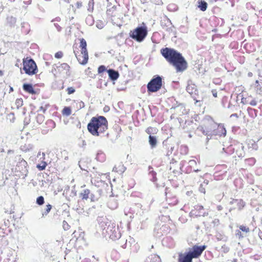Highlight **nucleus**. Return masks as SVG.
Segmentation results:
<instances>
[{
  "mask_svg": "<svg viewBox=\"0 0 262 262\" xmlns=\"http://www.w3.org/2000/svg\"><path fill=\"white\" fill-rule=\"evenodd\" d=\"M44 119L45 117L42 115L38 114L36 116V121L39 124H41L43 122Z\"/></svg>",
  "mask_w": 262,
  "mask_h": 262,
  "instance_id": "obj_40",
  "label": "nucleus"
},
{
  "mask_svg": "<svg viewBox=\"0 0 262 262\" xmlns=\"http://www.w3.org/2000/svg\"><path fill=\"white\" fill-rule=\"evenodd\" d=\"M81 147H84L86 146V142L85 140H82V144L80 145Z\"/></svg>",
  "mask_w": 262,
  "mask_h": 262,
  "instance_id": "obj_59",
  "label": "nucleus"
},
{
  "mask_svg": "<svg viewBox=\"0 0 262 262\" xmlns=\"http://www.w3.org/2000/svg\"><path fill=\"white\" fill-rule=\"evenodd\" d=\"M178 262H192V258L186 253L179 254Z\"/></svg>",
  "mask_w": 262,
  "mask_h": 262,
  "instance_id": "obj_17",
  "label": "nucleus"
},
{
  "mask_svg": "<svg viewBox=\"0 0 262 262\" xmlns=\"http://www.w3.org/2000/svg\"><path fill=\"white\" fill-rule=\"evenodd\" d=\"M62 227L64 230H68L70 229V226L66 221H63L62 222Z\"/></svg>",
  "mask_w": 262,
  "mask_h": 262,
  "instance_id": "obj_47",
  "label": "nucleus"
},
{
  "mask_svg": "<svg viewBox=\"0 0 262 262\" xmlns=\"http://www.w3.org/2000/svg\"><path fill=\"white\" fill-rule=\"evenodd\" d=\"M73 209L79 214L83 213L84 212V209L82 201H78L77 204L73 207Z\"/></svg>",
  "mask_w": 262,
  "mask_h": 262,
  "instance_id": "obj_21",
  "label": "nucleus"
},
{
  "mask_svg": "<svg viewBox=\"0 0 262 262\" xmlns=\"http://www.w3.org/2000/svg\"><path fill=\"white\" fill-rule=\"evenodd\" d=\"M96 26L98 29H101L104 27L105 24L103 21L99 20L96 22Z\"/></svg>",
  "mask_w": 262,
  "mask_h": 262,
  "instance_id": "obj_44",
  "label": "nucleus"
},
{
  "mask_svg": "<svg viewBox=\"0 0 262 262\" xmlns=\"http://www.w3.org/2000/svg\"><path fill=\"white\" fill-rule=\"evenodd\" d=\"M212 95H213V96L214 97H217V92H216L215 90H213V91H212Z\"/></svg>",
  "mask_w": 262,
  "mask_h": 262,
  "instance_id": "obj_60",
  "label": "nucleus"
},
{
  "mask_svg": "<svg viewBox=\"0 0 262 262\" xmlns=\"http://www.w3.org/2000/svg\"><path fill=\"white\" fill-rule=\"evenodd\" d=\"M90 190L88 189H85L81 191L79 194L80 197L82 200H88L90 198Z\"/></svg>",
  "mask_w": 262,
  "mask_h": 262,
  "instance_id": "obj_23",
  "label": "nucleus"
},
{
  "mask_svg": "<svg viewBox=\"0 0 262 262\" xmlns=\"http://www.w3.org/2000/svg\"><path fill=\"white\" fill-rule=\"evenodd\" d=\"M55 68H57L59 72H62L63 71H66V72L69 71L70 69V66L66 63H63L60 64L59 66H57L56 64L54 65Z\"/></svg>",
  "mask_w": 262,
  "mask_h": 262,
  "instance_id": "obj_24",
  "label": "nucleus"
},
{
  "mask_svg": "<svg viewBox=\"0 0 262 262\" xmlns=\"http://www.w3.org/2000/svg\"><path fill=\"white\" fill-rule=\"evenodd\" d=\"M239 149H237L236 153L238 157L239 158H242L244 156L245 153L244 151V146L242 144L239 145L238 147Z\"/></svg>",
  "mask_w": 262,
  "mask_h": 262,
  "instance_id": "obj_31",
  "label": "nucleus"
},
{
  "mask_svg": "<svg viewBox=\"0 0 262 262\" xmlns=\"http://www.w3.org/2000/svg\"><path fill=\"white\" fill-rule=\"evenodd\" d=\"M62 113L63 115L69 116L71 114V109L70 107H64Z\"/></svg>",
  "mask_w": 262,
  "mask_h": 262,
  "instance_id": "obj_36",
  "label": "nucleus"
},
{
  "mask_svg": "<svg viewBox=\"0 0 262 262\" xmlns=\"http://www.w3.org/2000/svg\"><path fill=\"white\" fill-rule=\"evenodd\" d=\"M105 71H106V68L105 66L103 65L100 66L98 68V74H101Z\"/></svg>",
  "mask_w": 262,
  "mask_h": 262,
  "instance_id": "obj_46",
  "label": "nucleus"
},
{
  "mask_svg": "<svg viewBox=\"0 0 262 262\" xmlns=\"http://www.w3.org/2000/svg\"><path fill=\"white\" fill-rule=\"evenodd\" d=\"M80 48H81V54H84L83 57L82 63L86 64L89 59L88 52L86 49V42L84 38L80 39Z\"/></svg>",
  "mask_w": 262,
  "mask_h": 262,
  "instance_id": "obj_9",
  "label": "nucleus"
},
{
  "mask_svg": "<svg viewBox=\"0 0 262 262\" xmlns=\"http://www.w3.org/2000/svg\"><path fill=\"white\" fill-rule=\"evenodd\" d=\"M161 25L163 29L168 32L174 31V26L172 25L171 20L166 16L161 20Z\"/></svg>",
  "mask_w": 262,
  "mask_h": 262,
  "instance_id": "obj_10",
  "label": "nucleus"
},
{
  "mask_svg": "<svg viewBox=\"0 0 262 262\" xmlns=\"http://www.w3.org/2000/svg\"><path fill=\"white\" fill-rule=\"evenodd\" d=\"M82 160H81L80 161H79V166L80 168H81V169H82L83 170H86L85 168L82 166Z\"/></svg>",
  "mask_w": 262,
  "mask_h": 262,
  "instance_id": "obj_55",
  "label": "nucleus"
},
{
  "mask_svg": "<svg viewBox=\"0 0 262 262\" xmlns=\"http://www.w3.org/2000/svg\"><path fill=\"white\" fill-rule=\"evenodd\" d=\"M147 35L146 27H138L133 31L130 37L138 42H141L144 39Z\"/></svg>",
  "mask_w": 262,
  "mask_h": 262,
  "instance_id": "obj_6",
  "label": "nucleus"
},
{
  "mask_svg": "<svg viewBox=\"0 0 262 262\" xmlns=\"http://www.w3.org/2000/svg\"><path fill=\"white\" fill-rule=\"evenodd\" d=\"M27 162L23 158L19 157V161L16 165L17 168L18 169V170L21 171L23 172H25L27 171Z\"/></svg>",
  "mask_w": 262,
  "mask_h": 262,
  "instance_id": "obj_14",
  "label": "nucleus"
},
{
  "mask_svg": "<svg viewBox=\"0 0 262 262\" xmlns=\"http://www.w3.org/2000/svg\"><path fill=\"white\" fill-rule=\"evenodd\" d=\"M157 129L155 127H149L146 129V132L147 134H149V136L151 135L152 134H155L157 133Z\"/></svg>",
  "mask_w": 262,
  "mask_h": 262,
  "instance_id": "obj_38",
  "label": "nucleus"
},
{
  "mask_svg": "<svg viewBox=\"0 0 262 262\" xmlns=\"http://www.w3.org/2000/svg\"><path fill=\"white\" fill-rule=\"evenodd\" d=\"M107 72L108 74L109 78L112 81L117 80L119 77V73L118 71L114 69H110L107 70Z\"/></svg>",
  "mask_w": 262,
  "mask_h": 262,
  "instance_id": "obj_16",
  "label": "nucleus"
},
{
  "mask_svg": "<svg viewBox=\"0 0 262 262\" xmlns=\"http://www.w3.org/2000/svg\"><path fill=\"white\" fill-rule=\"evenodd\" d=\"M239 228L243 232H245L246 233L249 232V228L246 226L241 225L239 227Z\"/></svg>",
  "mask_w": 262,
  "mask_h": 262,
  "instance_id": "obj_48",
  "label": "nucleus"
},
{
  "mask_svg": "<svg viewBox=\"0 0 262 262\" xmlns=\"http://www.w3.org/2000/svg\"><path fill=\"white\" fill-rule=\"evenodd\" d=\"M44 198L42 196H38L36 199V203L39 205H42L44 204Z\"/></svg>",
  "mask_w": 262,
  "mask_h": 262,
  "instance_id": "obj_42",
  "label": "nucleus"
},
{
  "mask_svg": "<svg viewBox=\"0 0 262 262\" xmlns=\"http://www.w3.org/2000/svg\"><path fill=\"white\" fill-rule=\"evenodd\" d=\"M235 203L237 204V206L239 210L242 209L245 205V203L242 200L233 199L230 202L231 204H233Z\"/></svg>",
  "mask_w": 262,
  "mask_h": 262,
  "instance_id": "obj_25",
  "label": "nucleus"
},
{
  "mask_svg": "<svg viewBox=\"0 0 262 262\" xmlns=\"http://www.w3.org/2000/svg\"><path fill=\"white\" fill-rule=\"evenodd\" d=\"M186 91L190 95L195 94L197 91L196 86L191 82H188L186 87Z\"/></svg>",
  "mask_w": 262,
  "mask_h": 262,
  "instance_id": "obj_18",
  "label": "nucleus"
},
{
  "mask_svg": "<svg viewBox=\"0 0 262 262\" xmlns=\"http://www.w3.org/2000/svg\"><path fill=\"white\" fill-rule=\"evenodd\" d=\"M98 222L103 234H107L112 240L116 241L121 237V234L119 226H116L114 222L108 220L106 217L99 218Z\"/></svg>",
  "mask_w": 262,
  "mask_h": 262,
  "instance_id": "obj_2",
  "label": "nucleus"
},
{
  "mask_svg": "<svg viewBox=\"0 0 262 262\" xmlns=\"http://www.w3.org/2000/svg\"><path fill=\"white\" fill-rule=\"evenodd\" d=\"M71 193L73 196H76V191L75 190H72Z\"/></svg>",
  "mask_w": 262,
  "mask_h": 262,
  "instance_id": "obj_63",
  "label": "nucleus"
},
{
  "mask_svg": "<svg viewBox=\"0 0 262 262\" xmlns=\"http://www.w3.org/2000/svg\"><path fill=\"white\" fill-rule=\"evenodd\" d=\"M23 90L31 94H35L36 92L31 84L24 83L23 85Z\"/></svg>",
  "mask_w": 262,
  "mask_h": 262,
  "instance_id": "obj_19",
  "label": "nucleus"
},
{
  "mask_svg": "<svg viewBox=\"0 0 262 262\" xmlns=\"http://www.w3.org/2000/svg\"><path fill=\"white\" fill-rule=\"evenodd\" d=\"M23 66V70L27 74L32 75L36 73L37 68L35 62L32 59L24 60Z\"/></svg>",
  "mask_w": 262,
  "mask_h": 262,
  "instance_id": "obj_7",
  "label": "nucleus"
},
{
  "mask_svg": "<svg viewBox=\"0 0 262 262\" xmlns=\"http://www.w3.org/2000/svg\"><path fill=\"white\" fill-rule=\"evenodd\" d=\"M226 135V129L223 124L216 123V127L214 130V136H224Z\"/></svg>",
  "mask_w": 262,
  "mask_h": 262,
  "instance_id": "obj_11",
  "label": "nucleus"
},
{
  "mask_svg": "<svg viewBox=\"0 0 262 262\" xmlns=\"http://www.w3.org/2000/svg\"><path fill=\"white\" fill-rule=\"evenodd\" d=\"M118 203L117 199L113 196H110L107 202V206L112 210H114L118 207Z\"/></svg>",
  "mask_w": 262,
  "mask_h": 262,
  "instance_id": "obj_15",
  "label": "nucleus"
},
{
  "mask_svg": "<svg viewBox=\"0 0 262 262\" xmlns=\"http://www.w3.org/2000/svg\"><path fill=\"white\" fill-rule=\"evenodd\" d=\"M63 54L61 52H58L55 54V57L56 58H60L62 57Z\"/></svg>",
  "mask_w": 262,
  "mask_h": 262,
  "instance_id": "obj_51",
  "label": "nucleus"
},
{
  "mask_svg": "<svg viewBox=\"0 0 262 262\" xmlns=\"http://www.w3.org/2000/svg\"><path fill=\"white\" fill-rule=\"evenodd\" d=\"M209 183V181L208 180H205L204 182L200 184L199 190L200 192L203 193L204 194L206 192V186L208 185Z\"/></svg>",
  "mask_w": 262,
  "mask_h": 262,
  "instance_id": "obj_28",
  "label": "nucleus"
},
{
  "mask_svg": "<svg viewBox=\"0 0 262 262\" xmlns=\"http://www.w3.org/2000/svg\"><path fill=\"white\" fill-rule=\"evenodd\" d=\"M154 3L158 5H161L163 4L162 0H155Z\"/></svg>",
  "mask_w": 262,
  "mask_h": 262,
  "instance_id": "obj_54",
  "label": "nucleus"
},
{
  "mask_svg": "<svg viewBox=\"0 0 262 262\" xmlns=\"http://www.w3.org/2000/svg\"><path fill=\"white\" fill-rule=\"evenodd\" d=\"M161 53L176 68L177 73L183 72L187 69V61L182 54L176 50L165 48L161 50Z\"/></svg>",
  "mask_w": 262,
  "mask_h": 262,
  "instance_id": "obj_1",
  "label": "nucleus"
},
{
  "mask_svg": "<svg viewBox=\"0 0 262 262\" xmlns=\"http://www.w3.org/2000/svg\"><path fill=\"white\" fill-rule=\"evenodd\" d=\"M166 201L169 205L174 206L177 204L178 201L176 196L167 197Z\"/></svg>",
  "mask_w": 262,
  "mask_h": 262,
  "instance_id": "obj_29",
  "label": "nucleus"
},
{
  "mask_svg": "<svg viewBox=\"0 0 262 262\" xmlns=\"http://www.w3.org/2000/svg\"><path fill=\"white\" fill-rule=\"evenodd\" d=\"M46 111V109L45 107H43L42 106H41L39 107V110H38V112L42 111L44 113H45Z\"/></svg>",
  "mask_w": 262,
  "mask_h": 262,
  "instance_id": "obj_56",
  "label": "nucleus"
},
{
  "mask_svg": "<svg viewBox=\"0 0 262 262\" xmlns=\"http://www.w3.org/2000/svg\"><path fill=\"white\" fill-rule=\"evenodd\" d=\"M15 105L17 108H19L23 105V100L21 98L17 99L15 101Z\"/></svg>",
  "mask_w": 262,
  "mask_h": 262,
  "instance_id": "obj_43",
  "label": "nucleus"
},
{
  "mask_svg": "<svg viewBox=\"0 0 262 262\" xmlns=\"http://www.w3.org/2000/svg\"><path fill=\"white\" fill-rule=\"evenodd\" d=\"M133 243H135V241L132 237L129 236L128 238L126 240V243L124 245L122 246V247L123 248H126L128 244L129 245V246H131Z\"/></svg>",
  "mask_w": 262,
  "mask_h": 262,
  "instance_id": "obj_34",
  "label": "nucleus"
},
{
  "mask_svg": "<svg viewBox=\"0 0 262 262\" xmlns=\"http://www.w3.org/2000/svg\"><path fill=\"white\" fill-rule=\"evenodd\" d=\"M162 78L159 75L155 76L147 85V91L150 93L156 92L162 87Z\"/></svg>",
  "mask_w": 262,
  "mask_h": 262,
  "instance_id": "obj_5",
  "label": "nucleus"
},
{
  "mask_svg": "<svg viewBox=\"0 0 262 262\" xmlns=\"http://www.w3.org/2000/svg\"><path fill=\"white\" fill-rule=\"evenodd\" d=\"M107 121L102 116L92 117L88 124L89 132L93 136H99L107 129Z\"/></svg>",
  "mask_w": 262,
  "mask_h": 262,
  "instance_id": "obj_3",
  "label": "nucleus"
},
{
  "mask_svg": "<svg viewBox=\"0 0 262 262\" xmlns=\"http://www.w3.org/2000/svg\"><path fill=\"white\" fill-rule=\"evenodd\" d=\"M54 26L58 32L61 31L62 28L58 24L54 23Z\"/></svg>",
  "mask_w": 262,
  "mask_h": 262,
  "instance_id": "obj_53",
  "label": "nucleus"
},
{
  "mask_svg": "<svg viewBox=\"0 0 262 262\" xmlns=\"http://www.w3.org/2000/svg\"><path fill=\"white\" fill-rule=\"evenodd\" d=\"M148 171L150 180L154 182H156L157 180L156 177L157 173L153 170V168L151 166L148 167Z\"/></svg>",
  "mask_w": 262,
  "mask_h": 262,
  "instance_id": "obj_26",
  "label": "nucleus"
},
{
  "mask_svg": "<svg viewBox=\"0 0 262 262\" xmlns=\"http://www.w3.org/2000/svg\"><path fill=\"white\" fill-rule=\"evenodd\" d=\"M198 3V7L201 11H205L207 9L208 6L207 2L204 1H199Z\"/></svg>",
  "mask_w": 262,
  "mask_h": 262,
  "instance_id": "obj_30",
  "label": "nucleus"
},
{
  "mask_svg": "<svg viewBox=\"0 0 262 262\" xmlns=\"http://www.w3.org/2000/svg\"><path fill=\"white\" fill-rule=\"evenodd\" d=\"M236 236H239V237H243V236L242 235V233L239 231H238L237 233H236Z\"/></svg>",
  "mask_w": 262,
  "mask_h": 262,
  "instance_id": "obj_62",
  "label": "nucleus"
},
{
  "mask_svg": "<svg viewBox=\"0 0 262 262\" xmlns=\"http://www.w3.org/2000/svg\"><path fill=\"white\" fill-rule=\"evenodd\" d=\"M103 191L101 189L98 188L97 190L91 191L90 194V199L92 202H95L99 200L101 196Z\"/></svg>",
  "mask_w": 262,
  "mask_h": 262,
  "instance_id": "obj_12",
  "label": "nucleus"
},
{
  "mask_svg": "<svg viewBox=\"0 0 262 262\" xmlns=\"http://www.w3.org/2000/svg\"><path fill=\"white\" fill-rule=\"evenodd\" d=\"M207 246L206 245L202 246H193L188 252L186 253L193 259L199 257L203 252L206 249Z\"/></svg>",
  "mask_w": 262,
  "mask_h": 262,
  "instance_id": "obj_8",
  "label": "nucleus"
},
{
  "mask_svg": "<svg viewBox=\"0 0 262 262\" xmlns=\"http://www.w3.org/2000/svg\"><path fill=\"white\" fill-rule=\"evenodd\" d=\"M60 20V18L58 17L55 18L54 19H53L52 20V21H59V20Z\"/></svg>",
  "mask_w": 262,
  "mask_h": 262,
  "instance_id": "obj_64",
  "label": "nucleus"
},
{
  "mask_svg": "<svg viewBox=\"0 0 262 262\" xmlns=\"http://www.w3.org/2000/svg\"><path fill=\"white\" fill-rule=\"evenodd\" d=\"M52 209V205L48 204L46 206L45 211L42 213V216L47 215Z\"/></svg>",
  "mask_w": 262,
  "mask_h": 262,
  "instance_id": "obj_45",
  "label": "nucleus"
},
{
  "mask_svg": "<svg viewBox=\"0 0 262 262\" xmlns=\"http://www.w3.org/2000/svg\"><path fill=\"white\" fill-rule=\"evenodd\" d=\"M188 164V168L186 169L187 172L189 173L191 172V171L196 172L201 171L200 169H199L198 168H195V166L197 165V163L195 160H189Z\"/></svg>",
  "mask_w": 262,
  "mask_h": 262,
  "instance_id": "obj_13",
  "label": "nucleus"
},
{
  "mask_svg": "<svg viewBox=\"0 0 262 262\" xmlns=\"http://www.w3.org/2000/svg\"><path fill=\"white\" fill-rule=\"evenodd\" d=\"M216 127V122L209 116H206L202 121V124L200 125L196 130L201 132L206 136V143L214 136V130Z\"/></svg>",
  "mask_w": 262,
  "mask_h": 262,
  "instance_id": "obj_4",
  "label": "nucleus"
},
{
  "mask_svg": "<svg viewBox=\"0 0 262 262\" xmlns=\"http://www.w3.org/2000/svg\"><path fill=\"white\" fill-rule=\"evenodd\" d=\"M74 52L75 55L77 59L79 61V63L81 64H82V65H84L85 64L82 63V61L83 60L82 56L84 55V54H81L80 53V54L78 55V52L76 53L75 51H74Z\"/></svg>",
  "mask_w": 262,
  "mask_h": 262,
  "instance_id": "obj_37",
  "label": "nucleus"
},
{
  "mask_svg": "<svg viewBox=\"0 0 262 262\" xmlns=\"http://www.w3.org/2000/svg\"><path fill=\"white\" fill-rule=\"evenodd\" d=\"M94 0H90L88 3V10L89 12H92L94 10Z\"/></svg>",
  "mask_w": 262,
  "mask_h": 262,
  "instance_id": "obj_39",
  "label": "nucleus"
},
{
  "mask_svg": "<svg viewBox=\"0 0 262 262\" xmlns=\"http://www.w3.org/2000/svg\"><path fill=\"white\" fill-rule=\"evenodd\" d=\"M149 143L151 148H154L156 147L157 145V139L156 136L152 135L149 136Z\"/></svg>",
  "mask_w": 262,
  "mask_h": 262,
  "instance_id": "obj_27",
  "label": "nucleus"
},
{
  "mask_svg": "<svg viewBox=\"0 0 262 262\" xmlns=\"http://www.w3.org/2000/svg\"><path fill=\"white\" fill-rule=\"evenodd\" d=\"M223 207L221 205H218L217 206V210L218 211H221L223 209Z\"/></svg>",
  "mask_w": 262,
  "mask_h": 262,
  "instance_id": "obj_61",
  "label": "nucleus"
},
{
  "mask_svg": "<svg viewBox=\"0 0 262 262\" xmlns=\"http://www.w3.org/2000/svg\"><path fill=\"white\" fill-rule=\"evenodd\" d=\"M76 6H77V8H80L82 6V2H77L76 3Z\"/></svg>",
  "mask_w": 262,
  "mask_h": 262,
  "instance_id": "obj_57",
  "label": "nucleus"
},
{
  "mask_svg": "<svg viewBox=\"0 0 262 262\" xmlns=\"http://www.w3.org/2000/svg\"><path fill=\"white\" fill-rule=\"evenodd\" d=\"M85 22L89 26H92L94 23V20L92 15H89L85 19Z\"/></svg>",
  "mask_w": 262,
  "mask_h": 262,
  "instance_id": "obj_32",
  "label": "nucleus"
},
{
  "mask_svg": "<svg viewBox=\"0 0 262 262\" xmlns=\"http://www.w3.org/2000/svg\"><path fill=\"white\" fill-rule=\"evenodd\" d=\"M160 230L163 232V234H167L169 232V227L167 225H163L160 228Z\"/></svg>",
  "mask_w": 262,
  "mask_h": 262,
  "instance_id": "obj_35",
  "label": "nucleus"
},
{
  "mask_svg": "<svg viewBox=\"0 0 262 262\" xmlns=\"http://www.w3.org/2000/svg\"><path fill=\"white\" fill-rule=\"evenodd\" d=\"M47 163L46 162H43L42 165H37V167L40 170H43L45 169L46 166H47Z\"/></svg>",
  "mask_w": 262,
  "mask_h": 262,
  "instance_id": "obj_49",
  "label": "nucleus"
},
{
  "mask_svg": "<svg viewBox=\"0 0 262 262\" xmlns=\"http://www.w3.org/2000/svg\"><path fill=\"white\" fill-rule=\"evenodd\" d=\"M144 262H161V259L157 254H151L146 258Z\"/></svg>",
  "mask_w": 262,
  "mask_h": 262,
  "instance_id": "obj_20",
  "label": "nucleus"
},
{
  "mask_svg": "<svg viewBox=\"0 0 262 262\" xmlns=\"http://www.w3.org/2000/svg\"><path fill=\"white\" fill-rule=\"evenodd\" d=\"M241 102L243 104H247L248 103V100H247L246 98H243L242 99Z\"/></svg>",
  "mask_w": 262,
  "mask_h": 262,
  "instance_id": "obj_58",
  "label": "nucleus"
},
{
  "mask_svg": "<svg viewBox=\"0 0 262 262\" xmlns=\"http://www.w3.org/2000/svg\"><path fill=\"white\" fill-rule=\"evenodd\" d=\"M195 209L199 211V213L198 214H196L197 216H205L208 215V213L204 212L202 214V213L201 212V210H203V209H204L203 206H201V205L196 206L195 207Z\"/></svg>",
  "mask_w": 262,
  "mask_h": 262,
  "instance_id": "obj_33",
  "label": "nucleus"
},
{
  "mask_svg": "<svg viewBox=\"0 0 262 262\" xmlns=\"http://www.w3.org/2000/svg\"><path fill=\"white\" fill-rule=\"evenodd\" d=\"M8 22L11 25H13L15 24L16 21V19L15 17H13L12 16H8L7 18Z\"/></svg>",
  "mask_w": 262,
  "mask_h": 262,
  "instance_id": "obj_41",
  "label": "nucleus"
},
{
  "mask_svg": "<svg viewBox=\"0 0 262 262\" xmlns=\"http://www.w3.org/2000/svg\"><path fill=\"white\" fill-rule=\"evenodd\" d=\"M67 91L68 94H73L75 92V90L73 87H69L67 88Z\"/></svg>",
  "mask_w": 262,
  "mask_h": 262,
  "instance_id": "obj_50",
  "label": "nucleus"
},
{
  "mask_svg": "<svg viewBox=\"0 0 262 262\" xmlns=\"http://www.w3.org/2000/svg\"><path fill=\"white\" fill-rule=\"evenodd\" d=\"M126 169V167L122 164L120 163L118 165H115L114 167L113 171L121 174L125 171Z\"/></svg>",
  "mask_w": 262,
  "mask_h": 262,
  "instance_id": "obj_22",
  "label": "nucleus"
},
{
  "mask_svg": "<svg viewBox=\"0 0 262 262\" xmlns=\"http://www.w3.org/2000/svg\"><path fill=\"white\" fill-rule=\"evenodd\" d=\"M248 103L252 106H256L257 104V101L255 99H252L250 102H248Z\"/></svg>",
  "mask_w": 262,
  "mask_h": 262,
  "instance_id": "obj_52",
  "label": "nucleus"
}]
</instances>
